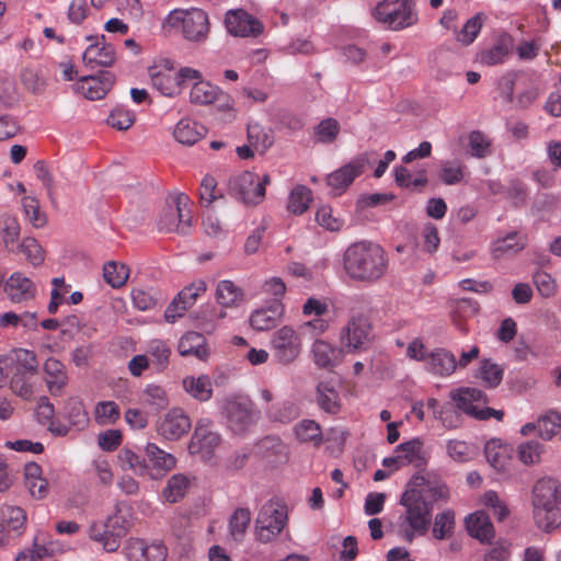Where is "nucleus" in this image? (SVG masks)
Listing matches in <instances>:
<instances>
[{"label": "nucleus", "instance_id": "nucleus-1", "mask_svg": "<svg viewBox=\"0 0 561 561\" xmlns=\"http://www.w3.org/2000/svg\"><path fill=\"white\" fill-rule=\"evenodd\" d=\"M343 266L351 279L371 284L386 275L389 257L380 244L363 240L346 248Z\"/></svg>", "mask_w": 561, "mask_h": 561}, {"label": "nucleus", "instance_id": "nucleus-2", "mask_svg": "<svg viewBox=\"0 0 561 561\" xmlns=\"http://www.w3.org/2000/svg\"><path fill=\"white\" fill-rule=\"evenodd\" d=\"M400 504L403 512L397 519V535L405 542H412L415 538L426 535L431 526L433 507L412 490L403 492Z\"/></svg>", "mask_w": 561, "mask_h": 561}, {"label": "nucleus", "instance_id": "nucleus-3", "mask_svg": "<svg viewBox=\"0 0 561 561\" xmlns=\"http://www.w3.org/2000/svg\"><path fill=\"white\" fill-rule=\"evenodd\" d=\"M533 511L536 525L551 531L561 525V492L557 480L543 478L533 489Z\"/></svg>", "mask_w": 561, "mask_h": 561}, {"label": "nucleus", "instance_id": "nucleus-4", "mask_svg": "<svg viewBox=\"0 0 561 561\" xmlns=\"http://www.w3.org/2000/svg\"><path fill=\"white\" fill-rule=\"evenodd\" d=\"M165 23L180 30L183 38L194 44L205 43L210 33L208 13L201 8L174 9L168 14Z\"/></svg>", "mask_w": 561, "mask_h": 561}, {"label": "nucleus", "instance_id": "nucleus-5", "mask_svg": "<svg viewBox=\"0 0 561 561\" xmlns=\"http://www.w3.org/2000/svg\"><path fill=\"white\" fill-rule=\"evenodd\" d=\"M287 508L278 501L265 502L255 519V536L262 543L273 541L287 524Z\"/></svg>", "mask_w": 561, "mask_h": 561}, {"label": "nucleus", "instance_id": "nucleus-6", "mask_svg": "<svg viewBox=\"0 0 561 561\" xmlns=\"http://www.w3.org/2000/svg\"><path fill=\"white\" fill-rule=\"evenodd\" d=\"M375 19L390 30H402L417 21L412 2L409 0H385L374 10Z\"/></svg>", "mask_w": 561, "mask_h": 561}, {"label": "nucleus", "instance_id": "nucleus-7", "mask_svg": "<svg viewBox=\"0 0 561 561\" xmlns=\"http://www.w3.org/2000/svg\"><path fill=\"white\" fill-rule=\"evenodd\" d=\"M374 337L369 319L362 314L351 317L340 333L341 345L351 354L368 351Z\"/></svg>", "mask_w": 561, "mask_h": 561}, {"label": "nucleus", "instance_id": "nucleus-8", "mask_svg": "<svg viewBox=\"0 0 561 561\" xmlns=\"http://www.w3.org/2000/svg\"><path fill=\"white\" fill-rule=\"evenodd\" d=\"M224 409L227 425L234 435L247 433L260 417V412L254 408V403L243 396L227 399Z\"/></svg>", "mask_w": 561, "mask_h": 561}, {"label": "nucleus", "instance_id": "nucleus-9", "mask_svg": "<svg viewBox=\"0 0 561 561\" xmlns=\"http://www.w3.org/2000/svg\"><path fill=\"white\" fill-rule=\"evenodd\" d=\"M270 346L275 360L288 365L301 354L302 336L294 327L283 325L272 334Z\"/></svg>", "mask_w": 561, "mask_h": 561}, {"label": "nucleus", "instance_id": "nucleus-10", "mask_svg": "<svg viewBox=\"0 0 561 561\" xmlns=\"http://www.w3.org/2000/svg\"><path fill=\"white\" fill-rule=\"evenodd\" d=\"M267 184H270V176L267 174L261 178L253 172L244 171L231 180L230 188L244 204L257 205L265 196Z\"/></svg>", "mask_w": 561, "mask_h": 561}, {"label": "nucleus", "instance_id": "nucleus-11", "mask_svg": "<svg viewBox=\"0 0 561 561\" xmlns=\"http://www.w3.org/2000/svg\"><path fill=\"white\" fill-rule=\"evenodd\" d=\"M90 539L102 545L106 552L119 548L122 538L126 535L124 520L121 516H110L104 523H93L88 530Z\"/></svg>", "mask_w": 561, "mask_h": 561}, {"label": "nucleus", "instance_id": "nucleus-12", "mask_svg": "<svg viewBox=\"0 0 561 561\" xmlns=\"http://www.w3.org/2000/svg\"><path fill=\"white\" fill-rule=\"evenodd\" d=\"M449 397L456 403L457 409L476 419L488 420L491 417V412H495L493 409L484 407L486 397L480 389L463 387L453 390Z\"/></svg>", "mask_w": 561, "mask_h": 561}, {"label": "nucleus", "instance_id": "nucleus-13", "mask_svg": "<svg viewBox=\"0 0 561 561\" xmlns=\"http://www.w3.org/2000/svg\"><path fill=\"white\" fill-rule=\"evenodd\" d=\"M213 427L214 424L209 419L198 420L188 445V451L192 455H199L205 460L213 457L216 448L221 443L220 434L215 432Z\"/></svg>", "mask_w": 561, "mask_h": 561}, {"label": "nucleus", "instance_id": "nucleus-14", "mask_svg": "<svg viewBox=\"0 0 561 561\" xmlns=\"http://www.w3.org/2000/svg\"><path fill=\"white\" fill-rule=\"evenodd\" d=\"M370 163L369 153H362L352 159L347 164L330 173L327 176V184L336 195L344 190L358 176Z\"/></svg>", "mask_w": 561, "mask_h": 561}, {"label": "nucleus", "instance_id": "nucleus-15", "mask_svg": "<svg viewBox=\"0 0 561 561\" xmlns=\"http://www.w3.org/2000/svg\"><path fill=\"white\" fill-rule=\"evenodd\" d=\"M227 32L237 37H256L264 31V25L243 9L229 10L225 15Z\"/></svg>", "mask_w": 561, "mask_h": 561}, {"label": "nucleus", "instance_id": "nucleus-16", "mask_svg": "<svg viewBox=\"0 0 561 561\" xmlns=\"http://www.w3.org/2000/svg\"><path fill=\"white\" fill-rule=\"evenodd\" d=\"M188 197L185 194H179L175 197L174 206H169L162 214L159 221V230L165 232L176 231L186 233L190 227L191 216L185 211Z\"/></svg>", "mask_w": 561, "mask_h": 561}, {"label": "nucleus", "instance_id": "nucleus-17", "mask_svg": "<svg viewBox=\"0 0 561 561\" xmlns=\"http://www.w3.org/2000/svg\"><path fill=\"white\" fill-rule=\"evenodd\" d=\"M114 83V76L110 71H102L96 76H84L73 85L75 93L94 101L103 99Z\"/></svg>", "mask_w": 561, "mask_h": 561}, {"label": "nucleus", "instance_id": "nucleus-18", "mask_svg": "<svg viewBox=\"0 0 561 561\" xmlns=\"http://www.w3.org/2000/svg\"><path fill=\"white\" fill-rule=\"evenodd\" d=\"M87 39L90 44L82 54L84 65L91 69L111 67L116 59V53L114 47L106 43L104 35L88 36Z\"/></svg>", "mask_w": 561, "mask_h": 561}, {"label": "nucleus", "instance_id": "nucleus-19", "mask_svg": "<svg viewBox=\"0 0 561 561\" xmlns=\"http://www.w3.org/2000/svg\"><path fill=\"white\" fill-rule=\"evenodd\" d=\"M123 553L128 561H164L168 550L162 542L147 543L141 539L131 538L127 540Z\"/></svg>", "mask_w": 561, "mask_h": 561}, {"label": "nucleus", "instance_id": "nucleus-20", "mask_svg": "<svg viewBox=\"0 0 561 561\" xmlns=\"http://www.w3.org/2000/svg\"><path fill=\"white\" fill-rule=\"evenodd\" d=\"M191 426V419L184 410L181 408H172L161 417L157 431L168 440H178L188 433Z\"/></svg>", "mask_w": 561, "mask_h": 561}, {"label": "nucleus", "instance_id": "nucleus-21", "mask_svg": "<svg viewBox=\"0 0 561 561\" xmlns=\"http://www.w3.org/2000/svg\"><path fill=\"white\" fill-rule=\"evenodd\" d=\"M421 496V499L434 508V504L438 502H447L449 500L448 486L439 480H428L424 477L415 476L410 481L409 488Z\"/></svg>", "mask_w": 561, "mask_h": 561}, {"label": "nucleus", "instance_id": "nucleus-22", "mask_svg": "<svg viewBox=\"0 0 561 561\" xmlns=\"http://www.w3.org/2000/svg\"><path fill=\"white\" fill-rule=\"evenodd\" d=\"M145 457L148 468L147 478L158 480L171 471L175 465V457L159 448L153 443H148L145 447Z\"/></svg>", "mask_w": 561, "mask_h": 561}, {"label": "nucleus", "instance_id": "nucleus-23", "mask_svg": "<svg viewBox=\"0 0 561 561\" xmlns=\"http://www.w3.org/2000/svg\"><path fill=\"white\" fill-rule=\"evenodd\" d=\"M4 293L13 304H27L37 293L35 283L21 272H15L4 283Z\"/></svg>", "mask_w": 561, "mask_h": 561}, {"label": "nucleus", "instance_id": "nucleus-24", "mask_svg": "<svg viewBox=\"0 0 561 561\" xmlns=\"http://www.w3.org/2000/svg\"><path fill=\"white\" fill-rule=\"evenodd\" d=\"M514 48V39L507 32H501L494 44L479 54V61L485 66L504 64Z\"/></svg>", "mask_w": 561, "mask_h": 561}, {"label": "nucleus", "instance_id": "nucleus-25", "mask_svg": "<svg viewBox=\"0 0 561 561\" xmlns=\"http://www.w3.org/2000/svg\"><path fill=\"white\" fill-rule=\"evenodd\" d=\"M284 307L279 299H274L268 306L254 310L250 316V324L256 331L275 328L282 320Z\"/></svg>", "mask_w": 561, "mask_h": 561}, {"label": "nucleus", "instance_id": "nucleus-26", "mask_svg": "<svg viewBox=\"0 0 561 561\" xmlns=\"http://www.w3.org/2000/svg\"><path fill=\"white\" fill-rule=\"evenodd\" d=\"M399 466L412 465L415 468H424L427 463V455L423 448V442L420 438H413L396 447Z\"/></svg>", "mask_w": 561, "mask_h": 561}, {"label": "nucleus", "instance_id": "nucleus-27", "mask_svg": "<svg viewBox=\"0 0 561 561\" xmlns=\"http://www.w3.org/2000/svg\"><path fill=\"white\" fill-rule=\"evenodd\" d=\"M426 366L432 374L439 377H449L457 370L455 355L443 347L428 353Z\"/></svg>", "mask_w": 561, "mask_h": 561}, {"label": "nucleus", "instance_id": "nucleus-28", "mask_svg": "<svg viewBox=\"0 0 561 561\" xmlns=\"http://www.w3.org/2000/svg\"><path fill=\"white\" fill-rule=\"evenodd\" d=\"M44 374L50 394L60 396L68 383L65 365L54 357L47 358L44 363Z\"/></svg>", "mask_w": 561, "mask_h": 561}, {"label": "nucleus", "instance_id": "nucleus-29", "mask_svg": "<svg viewBox=\"0 0 561 561\" xmlns=\"http://www.w3.org/2000/svg\"><path fill=\"white\" fill-rule=\"evenodd\" d=\"M151 83L162 95L174 96L180 93L175 72L171 68L153 66L149 69Z\"/></svg>", "mask_w": 561, "mask_h": 561}, {"label": "nucleus", "instance_id": "nucleus-30", "mask_svg": "<svg viewBox=\"0 0 561 561\" xmlns=\"http://www.w3.org/2000/svg\"><path fill=\"white\" fill-rule=\"evenodd\" d=\"M526 244V236L513 231L492 242V255L494 259L511 256L522 251Z\"/></svg>", "mask_w": 561, "mask_h": 561}, {"label": "nucleus", "instance_id": "nucleus-31", "mask_svg": "<svg viewBox=\"0 0 561 561\" xmlns=\"http://www.w3.org/2000/svg\"><path fill=\"white\" fill-rule=\"evenodd\" d=\"M145 351L154 371L162 373L167 369L171 356V347L167 341L151 339L146 343Z\"/></svg>", "mask_w": 561, "mask_h": 561}, {"label": "nucleus", "instance_id": "nucleus-32", "mask_svg": "<svg viewBox=\"0 0 561 561\" xmlns=\"http://www.w3.org/2000/svg\"><path fill=\"white\" fill-rule=\"evenodd\" d=\"M466 528L470 536L481 542L490 541L494 537L493 525L482 511H477L466 518Z\"/></svg>", "mask_w": 561, "mask_h": 561}, {"label": "nucleus", "instance_id": "nucleus-33", "mask_svg": "<svg viewBox=\"0 0 561 561\" xmlns=\"http://www.w3.org/2000/svg\"><path fill=\"white\" fill-rule=\"evenodd\" d=\"M12 373L37 375L38 360L33 351L25 348L13 350L7 354Z\"/></svg>", "mask_w": 561, "mask_h": 561}, {"label": "nucleus", "instance_id": "nucleus-34", "mask_svg": "<svg viewBox=\"0 0 561 561\" xmlns=\"http://www.w3.org/2000/svg\"><path fill=\"white\" fill-rule=\"evenodd\" d=\"M206 133V128L195 121L182 118L174 127L173 136L175 140L185 146H193Z\"/></svg>", "mask_w": 561, "mask_h": 561}, {"label": "nucleus", "instance_id": "nucleus-35", "mask_svg": "<svg viewBox=\"0 0 561 561\" xmlns=\"http://www.w3.org/2000/svg\"><path fill=\"white\" fill-rule=\"evenodd\" d=\"M340 351L324 340H316L311 345L313 363L319 368H332L336 365Z\"/></svg>", "mask_w": 561, "mask_h": 561}, {"label": "nucleus", "instance_id": "nucleus-36", "mask_svg": "<svg viewBox=\"0 0 561 561\" xmlns=\"http://www.w3.org/2000/svg\"><path fill=\"white\" fill-rule=\"evenodd\" d=\"M183 389L198 401H208L213 396V383L207 375L187 376L182 380Z\"/></svg>", "mask_w": 561, "mask_h": 561}, {"label": "nucleus", "instance_id": "nucleus-37", "mask_svg": "<svg viewBox=\"0 0 561 561\" xmlns=\"http://www.w3.org/2000/svg\"><path fill=\"white\" fill-rule=\"evenodd\" d=\"M178 350L182 356H195L203 359L207 356L206 340L203 334L187 332L179 341Z\"/></svg>", "mask_w": 561, "mask_h": 561}, {"label": "nucleus", "instance_id": "nucleus-38", "mask_svg": "<svg viewBox=\"0 0 561 561\" xmlns=\"http://www.w3.org/2000/svg\"><path fill=\"white\" fill-rule=\"evenodd\" d=\"M216 300L222 307H237L243 301V291L233 282L224 279L217 284Z\"/></svg>", "mask_w": 561, "mask_h": 561}, {"label": "nucleus", "instance_id": "nucleus-39", "mask_svg": "<svg viewBox=\"0 0 561 561\" xmlns=\"http://www.w3.org/2000/svg\"><path fill=\"white\" fill-rule=\"evenodd\" d=\"M486 21V14L478 12L466 21L461 30H457L455 39L463 46L472 44L481 32Z\"/></svg>", "mask_w": 561, "mask_h": 561}, {"label": "nucleus", "instance_id": "nucleus-40", "mask_svg": "<svg viewBox=\"0 0 561 561\" xmlns=\"http://www.w3.org/2000/svg\"><path fill=\"white\" fill-rule=\"evenodd\" d=\"M190 486V479L183 473L173 474L162 490V499L168 503H176L182 500Z\"/></svg>", "mask_w": 561, "mask_h": 561}, {"label": "nucleus", "instance_id": "nucleus-41", "mask_svg": "<svg viewBox=\"0 0 561 561\" xmlns=\"http://www.w3.org/2000/svg\"><path fill=\"white\" fill-rule=\"evenodd\" d=\"M484 454L488 462L496 470L504 471L510 463L508 448L500 439L486 442Z\"/></svg>", "mask_w": 561, "mask_h": 561}, {"label": "nucleus", "instance_id": "nucleus-42", "mask_svg": "<svg viewBox=\"0 0 561 561\" xmlns=\"http://www.w3.org/2000/svg\"><path fill=\"white\" fill-rule=\"evenodd\" d=\"M131 300L136 309L148 311L153 309L160 301L164 299L162 294L156 288H135L131 290Z\"/></svg>", "mask_w": 561, "mask_h": 561}, {"label": "nucleus", "instance_id": "nucleus-43", "mask_svg": "<svg viewBox=\"0 0 561 561\" xmlns=\"http://www.w3.org/2000/svg\"><path fill=\"white\" fill-rule=\"evenodd\" d=\"M394 181L398 186L403 188H417L427 184V174L425 169H420L414 175L405 167L399 165L394 170Z\"/></svg>", "mask_w": 561, "mask_h": 561}, {"label": "nucleus", "instance_id": "nucleus-44", "mask_svg": "<svg viewBox=\"0 0 561 561\" xmlns=\"http://www.w3.org/2000/svg\"><path fill=\"white\" fill-rule=\"evenodd\" d=\"M455 530V512L450 508L439 512L434 517L432 535L437 540H444L453 536Z\"/></svg>", "mask_w": 561, "mask_h": 561}, {"label": "nucleus", "instance_id": "nucleus-45", "mask_svg": "<svg viewBox=\"0 0 561 561\" xmlns=\"http://www.w3.org/2000/svg\"><path fill=\"white\" fill-rule=\"evenodd\" d=\"M140 401L156 411L163 410L169 404V398L165 389L156 383L147 385L140 394Z\"/></svg>", "mask_w": 561, "mask_h": 561}, {"label": "nucleus", "instance_id": "nucleus-46", "mask_svg": "<svg viewBox=\"0 0 561 561\" xmlns=\"http://www.w3.org/2000/svg\"><path fill=\"white\" fill-rule=\"evenodd\" d=\"M311 201V190L305 185H297L289 193L287 209L294 215H301L309 208Z\"/></svg>", "mask_w": 561, "mask_h": 561}, {"label": "nucleus", "instance_id": "nucleus-47", "mask_svg": "<svg viewBox=\"0 0 561 561\" xmlns=\"http://www.w3.org/2000/svg\"><path fill=\"white\" fill-rule=\"evenodd\" d=\"M117 458L123 470H130L137 476L147 478L148 468L146 458H142L129 448L121 449Z\"/></svg>", "mask_w": 561, "mask_h": 561}, {"label": "nucleus", "instance_id": "nucleus-48", "mask_svg": "<svg viewBox=\"0 0 561 561\" xmlns=\"http://www.w3.org/2000/svg\"><path fill=\"white\" fill-rule=\"evenodd\" d=\"M503 368L492 359H483L480 362L476 377L481 379L483 385L489 388L499 386L503 379Z\"/></svg>", "mask_w": 561, "mask_h": 561}, {"label": "nucleus", "instance_id": "nucleus-49", "mask_svg": "<svg viewBox=\"0 0 561 561\" xmlns=\"http://www.w3.org/2000/svg\"><path fill=\"white\" fill-rule=\"evenodd\" d=\"M295 434L301 443H309L313 446H320L323 442L321 427L313 420H302L296 424Z\"/></svg>", "mask_w": 561, "mask_h": 561}, {"label": "nucleus", "instance_id": "nucleus-50", "mask_svg": "<svg viewBox=\"0 0 561 561\" xmlns=\"http://www.w3.org/2000/svg\"><path fill=\"white\" fill-rule=\"evenodd\" d=\"M220 90L208 81L195 82L190 91V100L195 104H210L217 100Z\"/></svg>", "mask_w": 561, "mask_h": 561}, {"label": "nucleus", "instance_id": "nucleus-51", "mask_svg": "<svg viewBox=\"0 0 561 561\" xmlns=\"http://www.w3.org/2000/svg\"><path fill=\"white\" fill-rule=\"evenodd\" d=\"M317 402L327 413L335 414L340 410L339 394L328 382H320L317 387Z\"/></svg>", "mask_w": 561, "mask_h": 561}, {"label": "nucleus", "instance_id": "nucleus-52", "mask_svg": "<svg viewBox=\"0 0 561 561\" xmlns=\"http://www.w3.org/2000/svg\"><path fill=\"white\" fill-rule=\"evenodd\" d=\"M251 522L249 508H237L229 519V533L234 541H241Z\"/></svg>", "mask_w": 561, "mask_h": 561}, {"label": "nucleus", "instance_id": "nucleus-53", "mask_svg": "<svg viewBox=\"0 0 561 561\" xmlns=\"http://www.w3.org/2000/svg\"><path fill=\"white\" fill-rule=\"evenodd\" d=\"M35 377L36 375L12 373L10 388L20 398L28 400L35 392Z\"/></svg>", "mask_w": 561, "mask_h": 561}, {"label": "nucleus", "instance_id": "nucleus-54", "mask_svg": "<svg viewBox=\"0 0 561 561\" xmlns=\"http://www.w3.org/2000/svg\"><path fill=\"white\" fill-rule=\"evenodd\" d=\"M465 169V165L458 161H443L438 178L445 185H457L463 180Z\"/></svg>", "mask_w": 561, "mask_h": 561}, {"label": "nucleus", "instance_id": "nucleus-55", "mask_svg": "<svg viewBox=\"0 0 561 561\" xmlns=\"http://www.w3.org/2000/svg\"><path fill=\"white\" fill-rule=\"evenodd\" d=\"M561 427V414L549 411L537 420V433L545 439H551Z\"/></svg>", "mask_w": 561, "mask_h": 561}, {"label": "nucleus", "instance_id": "nucleus-56", "mask_svg": "<svg viewBox=\"0 0 561 561\" xmlns=\"http://www.w3.org/2000/svg\"><path fill=\"white\" fill-rule=\"evenodd\" d=\"M103 276L105 282L113 288L122 287L129 276V268L125 264L116 262H107L103 267Z\"/></svg>", "mask_w": 561, "mask_h": 561}, {"label": "nucleus", "instance_id": "nucleus-57", "mask_svg": "<svg viewBox=\"0 0 561 561\" xmlns=\"http://www.w3.org/2000/svg\"><path fill=\"white\" fill-rule=\"evenodd\" d=\"M543 445L538 440H527L518 445V459L526 466L536 465L541 460Z\"/></svg>", "mask_w": 561, "mask_h": 561}, {"label": "nucleus", "instance_id": "nucleus-58", "mask_svg": "<svg viewBox=\"0 0 561 561\" xmlns=\"http://www.w3.org/2000/svg\"><path fill=\"white\" fill-rule=\"evenodd\" d=\"M119 416V408L114 401H101L94 408V417L100 425H112Z\"/></svg>", "mask_w": 561, "mask_h": 561}, {"label": "nucleus", "instance_id": "nucleus-59", "mask_svg": "<svg viewBox=\"0 0 561 561\" xmlns=\"http://www.w3.org/2000/svg\"><path fill=\"white\" fill-rule=\"evenodd\" d=\"M107 124L118 130H127L135 123V113L125 106H117L112 110Z\"/></svg>", "mask_w": 561, "mask_h": 561}, {"label": "nucleus", "instance_id": "nucleus-60", "mask_svg": "<svg viewBox=\"0 0 561 561\" xmlns=\"http://www.w3.org/2000/svg\"><path fill=\"white\" fill-rule=\"evenodd\" d=\"M316 221L329 231H339L344 225V220L334 215L332 207L329 205H322L317 209Z\"/></svg>", "mask_w": 561, "mask_h": 561}, {"label": "nucleus", "instance_id": "nucleus-61", "mask_svg": "<svg viewBox=\"0 0 561 561\" xmlns=\"http://www.w3.org/2000/svg\"><path fill=\"white\" fill-rule=\"evenodd\" d=\"M248 141L256 151L264 152L272 144V137L259 124L248 125Z\"/></svg>", "mask_w": 561, "mask_h": 561}, {"label": "nucleus", "instance_id": "nucleus-62", "mask_svg": "<svg viewBox=\"0 0 561 561\" xmlns=\"http://www.w3.org/2000/svg\"><path fill=\"white\" fill-rule=\"evenodd\" d=\"M449 457L458 462H466L474 458L476 448L463 440H449L447 443Z\"/></svg>", "mask_w": 561, "mask_h": 561}, {"label": "nucleus", "instance_id": "nucleus-63", "mask_svg": "<svg viewBox=\"0 0 561 561\" xmlns=\"http://www.w3.org/2000/svg\"><path fill=\"white\" fill-rule=\"evenodd\" d=\"M533 280L538 293L545 298L553 297L558 291L557 280L546 271H537Z\"/></svg>", "mask_w": 561, "mask_h": 561}, {"label": "nucleus", "instance_id": "nucleus-64", "mask_svg": "<svg viewBox=\"0 0 561 561\" xmlns=\"http://www.w3.org/2000/svg\"><path fill=\"white\" fill-rule=\"evenodd\" d=\"M20 252L33 266H38L44 261V251L36 239L24 238L20 244Z\"/></svg>", "mask_w": 561, "mask_h": 561}]
</instances>
